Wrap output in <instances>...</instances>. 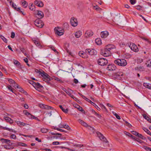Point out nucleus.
Instances as JSON below:
<instances>
[{"mask_svg": "<svg viewBox=\"0 0 151 151\" xmlns=\"http://www.w3.org/2000/svg\"><path fill=\"white\" fill-rule=\"evenodd\" d=\"M124 134H126V135L128 136L129 137H131V136H132V135L130 134L129 133L127 132L126 131L124 132Z\"/></svg>", "mask_w": 151, "mask_h": 151, "instance_id": "obj_44", "label": "nucleus"}, {"mask_svg": "<svg viewBox=\"0 0 151 151\" xmlns=\"http://www.w3.org/2000/svg\"><path fill=\"white\" fill-rule=\"evenodd\" d=\"M100 53L104 56L107 57L111 55V52L105 47L101 50Z\"/></svg>", "mask_w": 151, "mask_h": 151, "instance_id": "obj_3", "label": "nucleus"}, {"mask_svg": "<svg viewBox=\"0 0 151 151\" xmlns=\"http://www.w3.org/2000/svg\"><path fill=\"white\" fill-rule=\"evenodd\" d=\"M34 43L37 46H39L40 45V42L37 41L35 40L34 42Z\"/></svg>", "mask_w": 151, "mask_h": 151, "instance_id": "obj_55", "label": "nucleus"}, {"mask_svg": "<svg viewBox=\"0 0 151 151\" xmlns=\"http://www.w3.org/2000/svg\"><path fill=\"white\" fill-rule=\"evenodd\" d=\"M143 129L147 134L151 136V133L148 129L145 127H143Z\"/></svg>", "mask_w": 151, "mask_h": 151, "instance_id": "obj_32", "label": "nucleus"}, {"mask_svg": "<svg viewBox=\"0 0 151 151\" xmlns=\"http://www.w3.org/2000/svg\"><path fill=\"white\" fill-rule=\"evenodd\" d=\"M55 80L57 81H59V82H62V80H61L59 78H57V77H56L55 78Z\"/></svg>", "mask_w": 151, "mask_h": 151, "instance_id": "obj_62", "label": "nucleus"}, {"mask_svg": "<svg viewBox=\"0 0 151 151\" xmlns=\"http://www.w3.org/2000/svg\"><path fill=\"white\" fill-rule=\"evenodd\" d=\"M131 132L132 133V134L136 136L138 135V133L136 131H131Z\"/></svg>", "mask_w": 151, "mask_h": 151, "instance_id": "obj_50", "label": "nucleus"}, {"mask_svg": "<svg viewBox=\"0 0 151 151\" xmlns=\"http://www.w3.org/2000/svg\"><path fill=\"white\" fill-rule=\"evenodd\" d=\"M93 34V32L89 30L87 31L85 34V37H86L92 36Z\"/></svg>", "mask_w": 151, "mask_h": 151, "instance_id": "obj_12", "label": "nucleus"}, {"mask_svg": "<svg viewBox=\"0 0 151 151\" xmlns=\"http://www.w3.org/2000/svg\"><path fill=\"white\" fill-rule=\"evenodd\" d=\"M0 37L1 38V39L3 40V41L5 42V43H6L7 42V39L4 37L3 36L0 35Z\"/></svg>", "mask_w": 151, "mask_h": 151, "instance_id": "obj_41", "label": "nucleus"}, {"mask_svg": "<svg viewBox=\"0 0 151 151\" xmlns=\"http://www.w3.org/2000/svg\"><path fill=\"white\" fill-rule=\"evenodd\" d=\"M63 90L69 96H73V95L71 94L70 91L69 90H68L65 89V90L63 89Z\"/></svg>", "mask_w": 151, "mask_h": 151, "instance_id": "obj_36", "label": "nucleus"}, {"mask_svg": "<svg viewBox=\"0 0 151 151\" xmlns=\"http://www.w3.org/2000/svg\"><path fill=\"white\" fill-rule=\"evenodd\" d=\"M113 114L115 116L116 118L118 119H120V117L114 111H112V112Z\"/></svg>", "mask_w": 151, "mask_h": 151, "instance_id": "obj_38", "label": "nucleus"}, {"mask_svg": "<svg viewBox=\"0 0 151 151\" xmlns=\"http://www.w3.org/2000/svg\"><path fill=\"white\" fill-rule=\"evenodd\" d=\"M115 64L121 66H125L127 65L126 60L124 59H118L114 61Z\"/></svg>", "mask_w": 151, "mask_h": 151, "instance_id": "obj_2", "label": "nucleus"}, {"mask_svg": "<svg viewBox=\"0 0 151 151\" xmlns=\"http://www.w3.org/2000/svg\"><path fill=\"white\" fill-rule=\"evenodd\" d=\"M73 146L75 147H81L83 146V145L82 144H77L74 145Z\"/></svg>", "mask_w": 151, "mask_h": 151, "instance_id": "obj_46", "label": "nucleus"}, {"mask_svg": "<svg viewBox=\"0 0 151 151\" xmlns=\"http://www.w3.org/2000/svg\"><path fill=\"white\" fill-rule=\"evenodd\" d=\"M4 129H6L7 130H8V131H9L10 132H15L14 131V130L12 129H9L8 128H7L6 127H4Z\"/></svg>", "mask_w": 151, "mask_h": 151, "instance_id": "obj_45", "label": "nucleus"}, {"mask_svg": "<svg viewBox=\"0 0 151 151\" xmlns=\"http://www.w3.org/2000/svg\"><path fill=\"white\" fill-rule=\"evenodd\" d=\"M143 86L144 87L151 89V85L147 83H143Z\"/></svg>", "mask_w": 151, "mask_h": 151, "instance_id": "obj_29", "label": "nucleus"}, {"mask_svg": "<svg viewBox=\"0 0 151 151\" xmlns=\"http://www.w3.org/2000/svg\"><path fill=\"white\" fill-rule=\"evenodd\" d=\"M63 128L66 129H68V130H69L70 129V128L69 127L68 125H66V124L64 125Z\"/></svg>", "mask_w": 151, "mask_h": 151, "instance_id": "obj_48", "label": "nucleus"}, {"mask_svg": "<svg viewBox=\"0 0 151 151\" xmlns=\"http://www.w3.org/2000/svg\"><path fill=\"white\" fill-rule=\"evenodd\" d=\"M116 75V78L118 79H119L121 78V76H123V73H115Z\"/></svg>", "mask_w": 151, "mask_h": 151, "instance_id": "obj_28", "label": "nucleus"}, {"mask_svg": "<svg viewBox=\"0 0 151 151\" xmlns=\"http://www.w3.org/2000/svg\"><path fill=\"white\" fill-rule=\"evenodd\" d=\"M8 81H9V83L11 84L14 83V86H15V85H16V84H17V83H15V81H14L12 79H9L8 80Z\"/></svg>", "mask_w": 151, "mask_h": 151, "instance_id": "obj_43", "label": "nucleus"}, {"mask_svg": "<svg viewBox=\"0 0 151 151\" xmlns=\"http://www.w3.org/2000/svg\"><path fill=\"white\" fill-rule=\"evenodd\" d=\"M1 141L2 143H5L7 144H10L11 143V141L8 139L1 138Z\"/></svg>", "mask_w": 151, "mask_h": 151, "instance_id": "obj_16", "label": "nucleus"}, {"mask_svg": "<svg viewBox=\"0 0 151 151\" xmlns=\"http://www.w3.org/2000/svg\"><path fill=\"white\" fill-rule=\"evenodd\" d=\"M39 1H38L37 0H36L34 2V4L36 6H38V4H39Z\"/></svg>", "mask_w": 151, "mask_h": 151, "instance_id": "obj_63", "label": "nucleus"}, {"mask_svg": "<svg viewBox=\"0 0 151 151\" xmlns=\"http://www.w3.org/2000/svg\"><path fill=\"white\" fill-rule=\"evenodd\" d=\"M11 137L13 139H15L16 138V136L15 135L12 134L11 135Z\"/></svg>", "mask_w": 151, "mask_h": 151, "instance_id": "obj_59", "label": "nucleus"}, {"mask_svg": "<svg viewBox=\"0 0 151 151\" xmlns=\"http://www.w3.org/2000/svg\"><path fill=\"white\" fill-rule=\"evenodd\" d=\"M14 64L19 68L21 69L22 67H21L20 63L17 60H14Z\"/></svg>", "mask_w": 151, "mask_h": 151, "instance_id": "obj_22", "label": "nucleus"}, {"mask_svg": "<svg viewBox=\"0 0 151 151\" xmlns=\"http://www.w3.org/2000/svg\"><path fill=\"white\" fill-rule=\"evenodd\" d=\"M40 131L43 133H46L48 132V129L45 128H42Z\"/></svg>", "mask_w": 151, "mask_h": 151, "instance_id": "obj_40", "label": "nucleus"}, {"mask_svg": "<svg viewBox=\"0 0 151 151\" xmlns=\"http://www.w3.org/2000/svg\"><path fill=\"white\" fill-rule=\"evenodd\" d=\"M86 52L82 51H80L79 52L78 54L80 56L83 58H85L86 57Z\"/></svg>", "mask_w": 151, "mask_h": 151, "instance_id": "obj_20", "label": "nucleus"}, {"mask_svg": "<svg viewBox=\"0 0 151 151\" xmlns=\"http://www.w3.org/2000/svg\"><path fill=\"white\" fill-rule=\"evenodd\" d=\"M130 2L132 4H134L136 2L135 0H130Z\"/></svg>", "mask_w": 151, "mask_h": 151, "instance_id": "obj_56", "label": "nucleus"}, {"mask_svg": "<svg viewBox=\"0 0 151 151\" xmlns=\"http://www.w3.org/2000/svg\"><path fill=\"white\" fill-rule=\"evenodd\" d=\"M75 107L81 112H83V111H84V110L83 109L82 107H81L80 106L78 105L77 104H75Z\"/></svg>", "mask_w": 151, "mask_h": 151, "instance_id": "obj_25", "label": "nucleus"}, {"mask_svg": "<svg viewBox=\"0 0 151 151\" xmlns=\"http://www.w3.org/2000/svg\"><path fill=\"white\" fill-rule=\"evenodd\" d=\"M142 116L145 119H146L149 122L151 123V119L145 114H143Z\"/></svg>", "mask_w": 151, "mask_h": 151, "instance_id": "obj_27", "label": "nucleus"}, {"mask_svg": "<svg viewBox=\"0 0 151 151\" xmlns=\"http://www.w3.org/2000/svg\"><path fill=\"white\" fill-rule=\"evenodd\" d=\"M34 87L36 90H37L38 88L41 89V88H42L43 86L39 83H35L34 86Z\"/></svg>", "mask_w": 151, "mask_h": 151, "instance_id": "obj_18", "label": "nucleus"}, {"mask_svg": "<svg viewBox=\"0 0 151 151\" xmlns=\"http://www.w3.org/2000/svg\"><path fill=\"white\" fill-rule=\"evenodd\" d=\"M95 41L96 43L98 45H100L101 44V40L99 38L96 39Z\"/></svg>", "mask_w": 151, "mask_h": 151, "instance_id": "obj_31", "label": "nucleus"}, {"mask_svg": "<svg viewBox=\"0 0 151 151\" xmlns=\"http://www.w3.org/2000/svg\"><path fill=\"white\" fill-rule=\"evenodd\" d=\"M54 29L55 34L58 35V36H61L63 35L64 34V30H58L56 27H55Z\"/></svg>", "mask_w": 151, "mask_h": 151, "instance_id": "obj_14", "label": "nucleus"}, {"mask_svg": "<svg viewBox=\"0 0 151 151\" xmlns=\"http://www.w3.org/2000/svg\"><path fill=\"white\" fill-rule=\"evenodd\" d=\"M15 88H16L19 89V91L20 92L24 93L25 94L27 93V92L25 91L23 88H22L19 86L17 84H16V85L13 86Z\"/></svg>", "mask_w": 151, "mask_h": 151, "instance_id": "obj_13", "label": "nucleus"}, {"mask_svg": "<svg viewBox=\"0 0 151 151\" xmlns=\"http://www.w3.org/2000/svg\"><path fill=\"white\" fill-rule=\"evenodd\" d=\"M90 103L93 106H94V105H95V104L93 103V102H92L91 100L90 99H88L86 101Z\"/></svg>", "mask_w": 151, "mask_h": 151, "instance_id": "obj_53", "label": "nucleus"}, {"mask_svg": "<svg viewBox=\"0 0 151 151\" xmlns=\"http://www.w3.org/2000/svg\"><path fill=\"white\" fill-rule=\"evenodd\" d=\"M35 24L36 26L40 28H42L44 25L43 22L39 18H37L35 20Z\"/></svg>", "mask_w": 151, "mask_h": 151, "instance_id": "obj_6", "label": "nucleus"}, {"mask_svg": "<svg viewBox=\"0 0 151 151\" xmlns=\"http://www.w3.org/2000/svg\"><path fill=\"white\" fill-rule=\"evenodd\" d=\"M15 8L16 9V10L20 13H22L23 15H25V13H24V12L23 10H21L19 8Z\"/></svg>", "mask_w": 151, "mask_h": 151, "instance_id": "obj_34", "label": "nucleus"}, {"mask_svg": "<svg viewBox=\"0 0 151 151\" xmlns=\"http://www.w3.org/2000/svg\"><path fill=\"white\" fill-rule=\"evenodd\" d=\"M114 47L112 45L109 44L106 46L105 47L111 51L112 49L114 48Z\"/></svg>", "mask_w": 151, "mask_h": 151, "instance_id": "obj_23", "label": "nucleus"}, {"mask_svg": "<svg viewBox=\"0 0 151 151\" xmlns=\"http://www.w3.org/2000/svg\"><path fill=\"white\" fill-rule=\"evenodd\" d=\"M52 144L54 145H57L59 144V142L58 141L54 142H52Z\"/></svg>", "mask_w": 151, "mask_h": 151, "instance_id": "obj_60", "label": "nucleus"}, {"mask_svg": "<svg viewBox=\"0 0 151 151\" xmlns=\"http://www.w3.org/2000/svg\"><path fill=\"white\" fill-rule=\"evenodd\" d=\"M142 8V7L141 6H136V8L139 10H140L141 9V8Z\"/></svg>", "mask_w": 151, "mask_h": 151, "instance_id": "obj_64", "label": "nucleus"}, {"mask_svg": "<svg viewBox=\"0 0 151 151\" xmlns=\"http://www.w3.org/2000/svg\"><path fill=\"white\" fill-rule=\"evenodd\" d=\"M96 134L97 136L99 137L100 139L101 140H103L104 144H105L106 146L108 145V142L107 140L101 133L99 132H97Z\"/></svg>", "mask_w": 151, "mask_h": 151, "instance_id": "obj_5", "label": "nucleus"}, {"mask_svg": "<svg viewBox=\"0 0 151 151\" xmlns=\"http://www.w3.org/2000/svg\"><path fill=\"white\" fill-rule=\"evenodd\" d=\"M100 35L102 38H105L109 35V32L107 31L102 32L101 33Z\"/></svg>", "mask_w": 151, "mask_h": 151, "instance_id": "obj_15", "label": "nucleus"}, {"mask_svg": "<svg viewBox=\"0 0 151 151\" xmlns=\"http://www.w3.org/2000/svg\"><path fill=\"white\" fill-rule=\"evenodd\" d=\"M117 69L116 66L113 64H110L108 65L107 68V70L111 71L115 70Z\"/></svg>", "mask_w": 151, "mask_h": 151, "instance_id": "obj_10", "label": "nucleus"}, {"mask_svg": "<svg viewBox=\"0 0 151 151\" xmlns=\"http://www.w3.org/2000/svg\"><path fill=\"white\" fill-rule=\"evenodd\" d=\"M143 148L147 151H151V148L150 147L146 146H143Z\"/></svg>", "mask_w": 151, "mask_h": 151, "instance_id": "obj_39", "label": "nucleus"}, {"mask_svg": "<svg viewBox=\"0 0 151 151\" xmlns=\"http://www.w3.org/2000/svg\"><path fill=\"white\" fill-rule=\"evenodd\" d=\"M137 136L142 139L145 140L146 139L145 137L143 136L142 134H140L139 133L138 134Z\"/></svg>", "mask_w": 151, "mask_h": 151, "instance_id": "obj_35", "label": "nucleus"}, {"mask_svg": "<svg viewBox=\"0 0 151 151\" xmlns=\"http://www.w3.org/2000/svg\"><path fill=\"white\" fill-rule=\"evenodd\" d=\"M40 73V75L43 77V80L46 82L48 85L51 86L52 84L50 82V76L44 71H42V72Z\"/></svg>", "mask_w": 151, "mask_h": 151, "instance_id": "obj_1", "label": "nucleus"}, {"mask_svg": "<svg viewBox=\"0 0 151 151\" xmlns=\"http://www.w3.org/2000/svg\"><path fill=\"white\" fill-rule=\"evenodd\" d=\"M22 4L24 7L26 8L27 7L28 4L27 1L24 0L22 1Z\"/></svg>", "mask_w": 151, "mask_h": 151, "instance_id": "obj_30", "label": "nucleus"}, {"mask_svg": "<svg viewBox=\"0 0 151 151\" xmlns=\"http://www.w3.org/2000/svg\"><path fill=\"white\" fill-rule=\"evenodd\" d=\"M29 9L32 11H34L35 9V7L34 5L31 4L30 6H29Z\"/></svg>", "mask_w": 151, "mask_h": 151, "instance_id": "obj_42", "label": "nucleus"}, {"mask_svg": "<svg viewBox=\"0 0 151 151\" xmlns=\"http://www.w3.org/2000/svg\"><path fill=\"white\" fill-rule=\"evenodd\" d=\"M51 49L53 50L55 52H57V51L56 49H55V47L54 46H50Z\"/></svg>", "mask_w": 151, "mask_h": 151, "instance_id": "obj_57", "label": "nucleus"}, {"mask_svg": "<svg viewBox=\"0 0 151 151\" xmlns=\"http://www.w3.org/2000/svg\"><path fill=\"white\" fill-rule=\"evenodd\" d=\"M29 83L32 84L33 86V87L34 86L35 84V82L34 81L31 80L29 81Z\"/></svg>", "mask_w": 151, "mask_h": 151, "instance_id": "obj_52", "label": "nucleus"}, {"mask_svg": "<svg viewBox=\"0 0 151 151\" xmlns=\"http://www.w3.org/2000/svg\"><path fill=\"white\" fill-rule=\"evenodd\" d=\"M70 22L71 25L74 27H76L78 25V22L77 19L74 17H72L71 18Z\"/></svg>", "mask_w": 151, "mask_h": 151, "instance_id": "obj_9", "label": "nucleus"}, {"mask_svg": "<svg viewBox=\"0 0 151 151\" xmlns=\"http://www.w3.org/2000/svg\"><path fill=\"white\" fill-rule=\"evenodd\" d=\"M20 50L22 52V53H23L25 55L26 54V50H25L23 48H21L20 49Z\"/></svg>", "mask_w": 151, "mask_h": 151, "instance_id": "obj_47", "label": "nucleus"}, {"mask_svg": "<svg viewBox=\"0 0 151 151\" xmlns=\"http://www.w3.org/2000/svg\"><path fill=\"white\" fill-rule=\"evenodd\" d=\"M129 47L134 52H137L139 50L138 47L134 44L132 43V44H130Z\"/></svg>", "mask_w": 151, "mask_h": 151, "instance_id": "obj_11", "label": "nucleus"}, {"mask_svg": "<svg viewBox=\"0 0 151 151\" xmlns=\"http://www.w3.org/2000/svg\"><path fill=\"white\" fill-rule=\"evenodd\" d=\"M4 119L5 120L6 122H9L11 124L13 122V120L7 116H4Z\"/></svg>", "mask_w": 151, "mask_h": 151, "instance_id": "obj_19", "label": "nucleus"}, {"mask_svg": "<svg viewBox=\"0 0 151 151\" xmlns=\"http://www.w3.org/2000/svg\"><path fill=\"white\" fill-rule=\"evenodd\" d=\"M81 35L82 32L80 30L77 31L75 34L76 37L77 38L80 37Z\"/></svg>", "mask_w": 151, "mask_h": 151, "instance_id": "obj_24", "label": "nucleus"}, {"mask_svg": "<svg viewBox=\"0 0 151 151\" xmlns=\"http://www.w3.org/2000/svg\"><path fill=\"white\" fill-rule=\"evenodd\" d=\"M37 14L39 17L40 19L44 17V14L41 11H38Z\"/></svg>", "mask_w": 151, "mask_h": 151, "instance_id": "obj_21", "label": "nucleus"}, {"mask_svg": "<svg viewBox=\"0 0 151 151\" xmlns=\"http://www.w3.org/2000/svg\"><path fill=\"white\" fill-rule=\"evenodd\" d=\"M19 145L22 146L26 147L27 146V144L22 142H20L19 144Z\"/></svg>", "mask_w": 151, "mask_h": 151, "instance_id": "obj_51", "label": "nucleus"}, {"mask_svg": "<svg viewBox=\"0 0 151 151\" xmlns=\"http://www.w3.org/2000/svg\"><path fill=\"white\" fill-rule=\"evenodd\" d=\"M39 107L42 109H45L47 110L51 109L52 110H53V108L50 106H47L45 104H39Z\"/></svg>", "mask_w": 151, "mask_h": 151, "instance_id": "obj_8", "label": "nucleus"}, {"mask_svg": "<svg viewBox=\"0 0 151 151\" xmlns=\"http://www.w3.org/2000/svg\"><path fill=\"white\" fill-rule=\"evenodd\" d=\"M31 119H36L39 121H40V120L37 117L34 116H32V117H31Z\"/></svg>", "mask_w": 151, "mask_h": 151, "instance_id": "obj_54", "label": "nucleus"}, {"mask_svg": "<svg viewBox=\"0 0 151 151\" xmlns=\"http://www.w3.org/2000/svg\"><path fill=\"white\" fill-rule=\"evenodd\" d=\"M85 52L91 55H95L97 54L96 50L93 49H87L85 50Z\"/></svg>", "mask_w": 151, "mask_h": 151, "instance_id": "obj_7", "label": "nucleus"}, {"mask_svg": "<svg viewBox=\"0 0 151 151\" xmlns=\"http://www.w3.org/2000/svg\"><path fill=\"white\" fill-rule=\"evenodd\" d=\"M125 124L126 125L128 126L129 127H130L132 126V125L130 124L129 123H128V122L126 121L125 122Z\"/></svg>", "mask_w": 151, "mask_h": 151, "instance_id": "obj_61", "label": "nucleus"}, {"mask_svg": "<svg viewBox=\"0 0 151 151\" xmlns=\"http://www.w3.org/2000/svg\"><path fill=\"white\" fill-rule=\"evenodd\" d=\"M11 37L12 38H14L15 37V33L13 32H12L11 33Z\"/></svg>", "mask_w": 151, "mask_h": 151, "instance_id": "obj_58", "label": "nucleus"}, {"mask_svg": "<svg viewBox=\"0 0 151 151\" xmlns=\"http://www.w3.org/2000/svg\"><path fill=\"white\" fill-rule=\"evenodd\" d=\"M100 106L101 108V109L103 110L104 111H106L107 110L105 107V106H104L102 104H100Z\"/></svg>", "mask_w": 151, "mask_h": 151, "instance_id": "obj_33", "label": "nucleus"}, {"mask_svg": "<svg viewBox=\"0 0 151 151\" xmlns=\"http://www.w3.org/2000/svg\"><path fill=\"white\" fill-rule=\"evenodd\" d=\"M135 69L137 71H143L145 70V68L143 66L136 67L135 68Z\"/></svg>", "mask_w": 151, "mask_h": 151, "instance_id": "obj_17", "label": "nucleus"}, {"mask_svg": "<svg viewBox=\"0 0 151 151\" xmlns=\"http://www.w3.org/2000/svg\"><path fill=\"white\" fill-rule=\"evenodd\" d=\"M43 4L42 2L41 1H40L39 3V4H38V6L39 7H42L43 6Z\"/></svg>", "mask_w": 151, "mask_h": 151, "instance_id": "obj_49", "label": "nucleus"}, {"mask_svg": "<svg viewBox=\"0 0 151 151\" xmlns=\"http://www.w3.org/2000/svg\"><path fill=\"white\" fill-rule=\"evenodd\" d=\"M59 107L65 113H68V109H65L63 108L62 106L61 105H60L59 106Z\"/></svg>", "mask_w": 151, "mask_h": 151, "instance_id": "obj_26", "label": "nucleus"}, {"mask_svg": "<svg viewBox=\"0 0 151 151\" xmlns=\"http://www.w3.org/2000/svg\"><path fill=\"white\" fill-rule=\"evenodd\" d=\"M24 114L30 119H31V117H32V116H33V115H32L29 113L27 111H26Z\"/></svg>", "mask_w": 151, "mask_h": 151, "instance_id": "obj_37", "label": "nucleus"}, {"mask_svg": "<svg viewBox=\"0 0 151 151\" xmlns=\"http://www.w3.org/2000/svg\"><path fill=\"white\" fill-rule=\"evenodd\" d=\"M97 63L99 65L101 66L106 65L108 63V60L105 58H100L97 60Z\"/></svg>", "mask_w": 151, "mask_h": 151, "instance_id": "obj_4", "label": "nucleus"}]
</instances>
